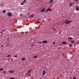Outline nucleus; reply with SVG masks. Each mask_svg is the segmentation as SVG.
Listing matches in <instances>:
<instances>
[{
    "instance_id": "obj_27",
    "label": "nucleus",
    "mask_w": 79,
    "mask_h": 79,
    "mask_svg": "<svg viewBox=\"0 0 79 79\" xmlns=\"http://www.w3.org/2000/svg\"><path fill=\"white\" fill-rule=\"evenodd\" d=\"M53 29H54V30L55 31H56V29H55V28H53Z\"/></svg>"
},
{
    "instance_id": "obj_21",
    "label": "nucleus",
    "mask_w": 79,
    "mask_h": 79,
    "mask_svg": "<svg viewBox=\"0 0 79 79\" xmlns=\"http://www.w3.org/2000/svg\"><path fill=\"white\" fill-rule=\"evenodd\" d=\"M73 5V3H71L70 4V6H72V5Z\"/></svg>"
},
{
    "instance_id": "obj_29",
    "label": "nucleus",
    "mask_w": 79,
    "mask_h": 79,
    "mask_svg": "<svg viewBox=\"0 0 79 79\" xmlns=\"http://www.w3.org/2000/svg\"><path fill=\"white\" fill-rule=\"evenodd\" d=\"M10 79H15V78L14 77L11 78Z\"/></svg>"
},
{
    "instance_id": "obj_16",
    "label": "nucleus",
    "mask_w": 79,
    "mask_h": 79,
    "mask_svg": "<svg viewBox=\"0 0 79 79\" xmlns=\"http://www.w3.org/2000/svg\"><path fill=\"white\" fill-rule=\"evenodd\" d=\"M37 44H41V42H40V41H37Z\"/></svg>"
},
{
    "instance_id": "obj_3",
    "label": "nucleus",
    "mask_w": 79,
    "mask_h": 79,
    "mask_svg": "<svg viewBox=\"0 0 79 79\" xmlns=\"http://www.w3.org/2000/svg\"><path fill=\"white\" fill-rule=\"evenodd\" d=\"M9 73H14V72H15V71L14 70H10V71H8Z\"/></svg>"
},
{
    "instance_id": "obj_22",
    "label": "nucleus",
    "mask_w": 79,
    "mask_h": 79,
    "mask_svg": "<svg viewBox=\"0 0 79 79\" xmlns=\"http://www.w3.org/2000/svg\"><path fill=\"white\" fill-rule=\"evenodd\" d=\"M34 44L32 45L31 46V47L32 48V47H34Z\"/></svg>"
},
{
    "instance_id": "obj_38",
    "label": "nucleus",
    "mask_w": 79,
    "mask_h": 79,
    "mask_svg": "<svg viewBox=\"0 0 79 79\" xmlns=\"http://www.w3.org/2000/svg\"><path fill=\"white\" fill-rule=\"evenodd\" d=\"M39 21H37V23H39Z\"/></svg>"
},
{
    "instance_id": "obj_30",
    "label": "nucleus",
    "mask_w": 79,
    "mask_h": 79,
    "mask_svg": "<svg viewBox=\"0 0 79 79\" xmlns=\"http://www.w3.org/2000/svg\"><path fill=\"white\" fill-rule=\"evenodd\" d=\"M71 43L72 44H73V41H71Z\"/></svg>"
},
{
    "instance_id": "obj_34",
    "label": "nucleus",
    "mask_w": 79,
    "mask_h": 79,
    "mask_svg": "<svg viewBox=\"0 0 79 79\" xmlns=\"http://www.w3.org/2000/svg\"><path fill=\"white\" fill-rule=\"evenodd\" d=\"M7 41H9V39H7Z\"/></svg>"
},
{
    "instance_id": "obj_4",
    "label": "nucleus",
    "mask_w": 79,
    "mask_h": 79,
    "mask_svg": "<svg viewBox=\"0 0 79 79\" xmlns=\"http://www.w3.org/2000/svg\"><path fill=\"white\" fill-rule=\"evenodd\" d=\"M8 16H11L12 14L11 12H9L7 15Z\"/></svg>"
},
{
    "instance_id": "obj_35",
    "label": "nucleus",
    "mask_w": 79,
    "mask_h": 79,
    "mask_svg": "<svg viewBox=\"0 0 79 79\" xmlns=\"http://www.w3.org/2000/svg\"><path fill=\"white\" fill-rule=\"evenodd\" d=\"M53 44H55V42H53Z\"/></svg>"
},
{
    "instance_id": "obj_1",
    "label": "nucleus",
    "mask_w": 79,
    "mask_h": 79,
    "mask_svg": "<svg viewBox=\"0 0 79 79\" xmlns=\"http://www.w3.org/2000/svg\"><path fill=\"white\" fill-rule=\"evenodd\" d=\"M71 22H72V21H66L65 22V24H70Z\"/></svg>"
},
{
    "instance_id": "obj_37",
    "label": "nucleus",
    "mask_w": 79,
    "mask_h": 79,
    "mask_svg": "<svg viewBox=\"0 0 79 79\" xmlns=\"http://www.w3.org/2000/svg\"><path fill=\"white\" fill-rule=\"evenodd\" d=\"M62 55H63V56H64V53H63L62 54Z\"/></svg>"
},
{
    "instance_id": "obj_25",
    "label": "nucleus",
    "mask_w": 79,
    "mask_h": 79,
    "mask_svg": "<svg viewBox=\"0 0 79 79\" xmlns=\"http://www.w3.org/2000/svg\"><path fill=\"white\" fill-rule=\"evenodd\" d=\"M3 69L2 68V69H0V71H2V70H3Z\"/></svg>"
},
{
    "instance_id": "obj_36",
    "label": "nucleus",
    "mask_w": 79,
    "mask_h": 79,
    "mask_svg": "<svg viewBox=\"0 0 79 79\" xmlns=\"http://www.w3.org/2000/svg\"><path fill=\"white\" fill-rule=\"evenodd\" d=\"M76 1V2H79V0H75Z\"/></svg>"
},
{
    "instance_id": "obj_24",
    "label": "nucleus",
    "mask_w": 79,
    "mask_h": 79,
    "mask_svg": "<svg viewBox=\"0 0 79 79\" xmlns=\"http://www.w3.org/2000/svg\"><path fill=\"white\" fill-rule=\"evenodd\" d=\"M73 79H76V77H74L73 78Z\"/></svg>"
},
{
    "instance_id": "obj_2",
    "label": "nucleus",
    "mask_w": 79,
    "mask_h": 79,
    "mask_svg": "<svg viewBox=\"0 0 79 79\" xmlns=\"http://www.w3.org/2000/svg\"><path fill=\"white\" fill-rule=\"evenodd\" d=\"M46 9L45 8H43L40 10V12H45Z\"/></svg>"
},
{
    "instance_id": "obj_32",
    "label": "nucleus",
    "mask_w": 79,
    "mask_h": 79,
    "mask_svg": "<svg viewBox=\"0 0 79 79\" xmlns=\"http://www.w3.org/2000/svg\"><path fill=\"white\" fill-rule=\"evenodd\" d=\"M39 20H40V19H37V21H39Z\"/></svg>"
},
{
    "instance_id": "obj_44",
    "label": "nucleus",
    "mask_w": 79,
    "mask_h": 79,
    "mask_svg": "<svg viewBox=\"0 0 79 79\" xmlns=\"http://www.w3.org/2000/svg\"><path fill=\"white\" fill-rule=\"evenodd\" d=\"M69 79H73V78H70Z\"/></svg>"
},
{
    "instance_id": "obj_41",
    "label": "nucleus",
    "mask_w": 79,
    "mask_h": 79,
    "mask_svg": "<svg viewBox=\"0 0 79 79\" xmlns=\"http://www.w3.org/2000/svg\"><path fill=\"white\" fill-rule=\"evenodd\" d=\"M74 43V40L73 41V43Z\"/></svg>"
},
{
    "instance_id": "obj_31",
    "label": "nucleus",
    "mask_w": 79,
    "mask_h": 79,
    "mask_svg": "<svg viewBox=\"0 0 79 79\" xmlns=\"http://www.w3.org/2000/svg\"><path fill=\"white\" fill-rule=\"evenodd\" d=\"M6 73V72H5V71H3V73Z\"/></svg>"
},
{
    "instance_id": "obj_7",
    "label": "nucleus",
    "mask_w": 79,
    "mask_h": 79,
    "mask_svg": "<svg viewBox=\"0 0 79 79\" xmlns=\"http://www.w3.org/2000/svg\"><path fill=\"white\" fill-rule=\"evenodd\" d=\"M62 44L66 45L67 43H66V41H64V42H62Z\"/></svg>"
},
{
    "instance_id": "obj_10",
    "label": "nucleus",
    "mask_w": 79,
    "mask_h": 79,
    "mask_svg": "<svg viewBox=\"0 0 79 79\" xmlns=\"http://www.w3.org/2000/svg\"><path fill=\"white\" fill-rule=\"evenodd\" d=\"M73 39V38L72 37H69L68 38V39Z\"/></svg>"
},
{
    "instance_id": "obj_5",
    "label": "nucleus",
    "mask_w": 79,
    "mask_h": 79,
    "mask_svg": "<svg viewBox=\"0 0 79 79\" xmlns=\"http://www.w3.org/2000/svg\"><path fill=\"white\" fill-rule=\"evenodd\" d=\"M46 73V72H45V71H43V73H42L43 76H45V74Z\"/></svg>"
},
{
    "instance_id": "obj_42",
    "label": "nucleus",
    "mask_w": 79,
    "mask_h": 79,
    "mask_svg": "<svg viewBox=\"0 0 79 79\" xmlns=\"http://www.w3.org/2000/svg\"><path fill=\"white\" fill-rule=\"evenodd\" d=\"M1 47H3L4 46H3V45H2V46H1Z\"/></svg>"
},
{
    "instance_id": "obj_14",
    "label": "nucleus",
    "mask_w": 79,
    "mask_h": 79,
    "mask_svg": "<svg viewBox=\"0 0 79 79\" xmlns=\"http://www.w3.org/2000/svg\"><path fill=\"white\" fill-rule=\"evenodd\" d=\"M42 42L43 43H47V41H42Z\"/></svg>"
},
{
    "instance_id": "obj_26",
    "label": "nucleus",
    "mask_w": 79,
    "mask_h": 79,
    "mask_svg": "<svg viewBox=\"0 0 79 79\" xmlns=\"http://www.w3.org/2000/svg\"><path fill=\"white\" fill-rule=\"evenodd\" d=\"M23 2H24L25 3L26 2V0H24Z\"/></svg>"
},
{
    "instance_id": "obj_15",
    "label": "nucleus",
    "mask_w": 79,
    "mask_h": 79,
    "mask_svg": "<svg viewBox=\"0 0 79 79\" xmlns=\"http://www.w3.org/2000/svg\"><path fill=\"white\" fill-rule=\"evenodd\" d=\"M26 60V59L25 58H22V61H24V60Z\"/></svg>"
},
{
    "instance_id": "obj_33",
    "label": "nucleus",
    "mask_w": 79,
    "mask_h": 79,
    "mask_svg": "<svg viewBox=\"0 0 79 79\" xmlns=\"http://www.w3.org/2000/svg\"><path fill=\"white\" fill-rule=\"evenodd\" d=\"M14 57H17V56L16 55L15 56H14Z\"/></svg>"
},
{
    "instance_id": "obj_17",
    "label": "nucleus",
    "mask_w": 79,
    "mask_h": 79,
    "mask_svg": "<svg viewBox=\"0 0 79 79\" xmlns=\"http://www.w3.org/2000/svg\"><path fill=\"white\" fill-rule=\"evenodd\" d=\"M3 13H6V10H4L2 11Z\"/></svg>"
},
{
    "instance_id": "obj_39",
    "label": "nucleus",
    "mask_w": 79,
    "mask_h": 79,
    "mask_svg": "<svg viewBox=\"0 0 79 79\" xmlns=\"http://www.w3.org/2000/svg\"><path fill=\"white\" fill-rule=\"evenodd\" d=\"M77 44H79V41L77 43Z\"/></svg>"
},
{
    "instance_id": "obj_9",
    "label": "nucleus",
    "mask_w": 79,
    "mask_h": 79,
    "mask_svg": "<svg viewBox=\"0 0 79 79\" xmlns=\"http://www.w3.org/2000/svg\"><path fill=\"white\" fill-rule=\"evenodd\" d=\"M53 2V0H51L50 2V3H52Z\"/></svg>"
},
{
    "instance_id": "obj_13",
    "label": "nucleus",
    "mask_w": 79,
    "mask_h": 79,
    "mask_svg": "<svg viewBox=\"0 0 79 79\" xmlns=\"http://www.w3.org/2000/svg\"><path fill=\"white\" fill-rule=\"evenodd\" d=\"M48 11H50L52 10L50 8H48Z\"/></svg>"
},
{
    "instance_id": "obj_11",
    "label": "nucleus",
    "mask_w": 79,
    "mask_h": 79,
    "mask_svg": "<svg viewBox=\"0 0 79 79\" xmlns=\"http://www.w3.org/2000/svg\"><path fill=\"white\" fill-rule=\"evenodd\" d=\"M46 13H49V11L47 9L46 10Z\"/></svg>"
},
{
    "instance_id": "obj_23",
    "label": "nucleus",
    "mask_w": 79,
    "mask_h": 79,
    "mask_svg": "<svg viewBox=\"0 0 79 79\" xmlns=\"http://www.w3.org/2000/svg\"><path fill=\"white\" fill-rule=\"evenodd\" d=\"M73 44H70L69 45V47H71V46H72Z\"/></svg>"
},
{
    "instance_id": "obj_28",
    "label": "nucleus",
    "mask_w": 79,
    "mask_h": 79,
    "mask_svg": "<svg viewBox=\"0 0 79 79\" xmlns=\"http://www.w3.org/2000/svg\"><path fill=\"white\" fill-rule=\"evenodd\" d=\"M11 56L10 55H9L8 56H7V57H10V56Z\"/></svg>"
},
{
    "instance_id": "obj_20",
    "label": "nucleus",
    "mask_w": 79,
    "mask_h": 79,
    "mask_svg": "<svg viewBox=\"0 0 79 79\" xmlns=\"http://www.w3.org/2000/svg\"><path fill=\"white\" fill-rule=\"evenodd\" d=\"M23 16V14H21L20 15V17H21Z\"/></svg>"
},
{
    "instance_id": "obj_40",
    "label": "nucleus",
    "mask_w": 79,
    "mask_h": 79,
    "mask_svg": "<svg viewBox=\"0 0 79 79\" xmlns=\"http://www.w3.org/2000/svg\"><path fill=\"white\" fill-rule=\"evenodd\" d=\"M2 32H3V31H2L1 32V34H2Z\"/></svg>"
},
{
    "instance_id": "obj_8",
    "label": "nucleus",
    "mask_w": 79,
    "mask_h": 79,
    "mask_svg": "<svg viewBox=\"0 0 79 79\" xmlns=\"http://www.w3.org/2000/svg\"><path fill=\"white\" fill-rule=\"evenodd\" d=\"M31 72H32V71H31V70H30L28 71L27 72V73H28V74H29V73H31Z\"/></svg>"
},
{
    "instance_id": "obj_43",
    "label": "nucleus",
    "mask_w": 79,
    "mask_h": 79,
    "mask_svg": "<svg viewBox=\"0 0 79 79\" xmlns=\"http://www.w3.org/2000/svg\"><path fill=\"white\" fill-rule=\"evenodd\" d=\"M3 31V32H5V31L4 30V31Z\"/></svg>"
},
{
    "instance_id": "obj_19",
    "label": "nucleus",
    "mask_w": 79,
    "mask_h": 79,
    "mask_svg": "<svg viewBox=\"0 0 79 79\" xmlns=\"http://www.w3.org/2000/svg\"><path fill=\"white\" fill-rule=\"evenodd\" d=\"M33 16H34L33 15H31L30 16V18H32V17H33Z\"/></svg>"
},
{
    "instance_id": "obj_6",
    "label": "nucleus",
    "mask_w": 79,
    "mask_h": 79,
    "mask_svg": "<svg viewBox=\"0 0 79 79\" xmlns=\"http://www.w3.org/2000/svg\"><path fill=\"white\" fill-rule=\"evenodd\" d=\"M76 8L77 10V11H79V7L78 6H76Z\"/></svg>"
},
{
    "instance_id": "obj_18",
    "label": "nucleus",
    "mask_w": 79,
    "mask_h": 79,
    "mask_svg": "<svg viewBox=\"0 0 79 79\" xmlns=\"http://www.w3.org/2000/svg\"><path fill=\"white\" fill-rule=\"evenodd\" d=\"M37 58V56H35L33 57L34 58Z\"/></svg>"
},
{
    "instance_id": "obj_12",
    "label": "nucleus",
    "mask_w": 79,
    "mask_h": 79,
    "mask_svg": "<svg viewBox=\"0 0 79 79\" xmlns=\"http://www.w3.org/2000/svg\"><path fill=\"white\" fill-rule=\"evenodd\" d=\"M25 3H24V2H21V4L22 5H24V4Z\"/></svg>"
}]
</instances>
